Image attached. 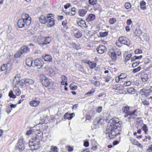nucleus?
Here are the masks:
<instances>
[{"mask_svg": "<svg viewBox=\"0 0 152 152\" xmlns=\"http://www.w3.org/2000/svg\"><path fill=\"white\" fill-rule=\"evenodd\" d=\"M121 125L122 122L119 121L118 118H112L109 120L106 128V133L108 134L110 139H113L120 134Z\"/></svg>", "mask_w": 152, "mask_h": 152, "instance_id": "obj_1", "label": "nucleus"}, {"mask_svg": "<svg viewBox=\"0 0 152 152\" xmlns=\"http://www.w3.org/2000/svg\"><path fill=\"white\" fill-rule=\"evenodd\" d=\"M36 136L32 138L29 142V145L31 149L34 150L38 149L40 146V142L42 140L43 133L40 132H37Z\"/></svg>", "mask_w": 152, "mask_h": 152, "instance_id": "obj_2", "label": "nucleus"}, {"mask_svg": "<svg viewBox=\"0 0 152 152\" xmlns=\"http://www.w3.org/2000/svg\"><path fill=\"white\" fill-rule=\"evenodd\" d=\"M24 18L19 20L18 22V25L20 28L23 27L25 25L28 26L31 23V18L29 15L27 14H23Z\"/></svg>", "mask_w": 152, "mask_h": 152, "instance_id": "obj_3", "label": "nucleus"}, {"mask_svg": "<svg viewBox=\"0 0 152 152\" xmlns=\"http://www.w3.org/2000/svg\"><path fill=\"white\" fill-rule=\"evenodd\" d=\"M108 54L113 61H115L117 58V56L121 54V52L118 49H113L110 50L108 52Z\"/></svg>", "mask_w": 152, "mask_h": 152, "instance_id": "obj_4", "label": "nucleus"}, {"mask_svg": "<svg viewBox=\"0 0 152 152\" xmlns=\"http://www.w3.org/2000/svg\"><path fill=\"white\" fill-rule=\"evenodd\" d=\"M52 39L51 36L46 37L41 39L38 38V44L40 46L46 45L50 43Z\"/></svg>", "mask_w": 152, "mask_h": 152, "instance_id": "obj_5", "label": "nucleus"}, {"mask_svg": "<svg viewBox=\"0 0 152 152\" xmlns=\"http://www.w3.org/2000/svg\"><path fill=\"white\" fill-rule=\"evenodd\" d=\"M119 41L123 44L129 46L131 45L130 40L125 37H122L119 38Z\"/></svg>", "mask_w": 152, "mask_h": 152, "instance_id": "obj_6", "label": "nucleus"}, {"mask_svg": "<svg viewBox=\"0 0 152 152\" xmlns=\"http://www.w3.org/2000/svg\"><path fill=\"white\" fill-rule=\"evenodd\" d=\"M50 15H52V14H49L47 15L48 19L47 21L48 23L47 26L49 27L53 26L55 23V20L53 18H51V16Z\"/></svg>", "mask_w": 152, "mask_h": 152, "instance_id": "obj_7", "label": "nucleus"}, {"mask_svg": "<svg viewBox=\"0 0 152 152\" xmlns=\"http://www.w3.org/2000/svg\"><path fill=\"white\" fill-rule=\"evenodd\" d=\"M41 82L42 85L45 87H48L50 85V80L49 79L46 77H44L42 78Z\"/></svg>", "mask_w": 152, "mask_h": 152, "instance_id": "obj_8", "label": "nucleus"}, {"mask_svg": "<svg viewBox=\"0 0 152 152\" xmlns=\"http://www.w3.org/2000/svg\"><path fill=\"white\" fill-rule=\"evenodd\" d=\"M137 111V110H135L132 112H129L128 113H126V114L124 115V117H126L129 116L128 117V118L129 120H130L131 118H134L137 115L136 112Z\"/></svg>", "mask_w": 152, "mask_h": 152, "instance_id": "obj_9", "label": "nucleus"}, {"mask_svg": "<svg viewBox=\"0 0 152 152\" xmlns=\"http://www.w3.org/2000/svg\"><path fill=\"white\" fill-rule=\"evenodd\" d=\"M34 63L35 66H36L39 67V69L41 68L44 64L43 61L41 59H37L34 61Z\"/></svg>", "mask_w": 152, "mask_h": 152, "instance_id": "obj_10", "label": "nucleus"}, {"mask_svg": "<svg viewBox=\"0 0 152 152\" xmlns=\"http://www.w3.org/2000/svg\"><path fill=\"white\" fill-rule=\"evenodd\" d=\"M15 148L17 149L21 150V151L24 150L25 145L21 140H18L17 145L16 146Z\"/></svg>", "mask_w": 152, "mask_h": 152, "instance_id": "obj_11", "label": "nucleus"}, {"mask_svg": "<svg viewBox=\"0 0 152 152\" xmlns=\"http://www.w3.org/2000/svg\"><path fill=\"white\" fill-rule=\"evenodd\" d=\"M97 49V52L99 54H102L106 51V48L102 45H99Z\"/></svg>", "mask_w": 152, "mask_h": 152, "instance_id": "obj_12", "label": "nucleus"}, {"mask_svg": "<svg viewBox=\"0 0 152 152\" xmlns=\"http://www.w3.org/2000/svg\"><path fill=\"white\" fill-rule=\"evenodd\" d=\"M94 124L98 127V125L103 123V120L100 117H97L96 118L94 121Z\"/></svg>", "mask_w": 152, "mask_h": 152, "instance_id": "obj_13", "label": "nucleus"}, {"mask_svg": "<svg viewBox=\"0 0 152 152\" xmlns=\"http://www.w3.org/2000/svg\"><path fill=\"white\" fill-rule=\"evenodd\" d=\"M23 54L26 53L30 51V49L28 46L24 45L22 46L20 49Z\"/></svg>", "mask_w": 152, "mask_h": 152, "instance_id": "obj_14", "label": "nucleus"}, {"mask_svg": "<svg viewBox=\"0 0 152 152\" xmlns=\"http://www.w3.org/2000/svg\"><path fill=\"white\" fill-rule=\"evenodd\" d=\"M42 58L44 59L45 61H48L51 62L52 60V58L50 55L45 54V55L42 56Z\"/></svg>", "mask_w": 152, "mask_h": 152, "instance_id": "obj_15", "label": "nucleus"}, {"mask_svg": "<svg viewBox=\"0 0 152 152\" xmlns=\"http://www.w3.org/2000/svg\"><path fill=\"white\" fill-rule=\"evenodd\" d=\"M75 114L74 113L69 114L68 113H66L64 116L65 119H66L69 120L72 119L75 116Z\"/></svg>", "mask_w": 152, "mask_h": 152, "instance_id": "obj_16", "label": "nucleus"}, {"mask_svg": "<svg viewBox=\"0 0 152 152\" xmlns=\"http://www.w3.org/2000/svg\"><path fill=\"white\" fill-rule=\"evenodd\" d=\"M61 78L62 80L61 84L62 85H65L67 86L68 83H67V79L65 75H64L61 76Z\"/></svg>", "mask_w": 152, "mask_h": 152, "instance_id": "obj_17", "label": "nucleus"}, {"mask_svg": "<svg viewBox=\"0 0 152 152\" xmlns=\"http://www.w3.org/2000/svg\"><path fill=\"white\" fill-rule=\"evenodd\" d=\"M39 21L40 22L43 24H45L47 21L48 19L47 18V16L45 17L44 15H42L39 18Z\"/></svg>", "mask_w": 152, "mask_h": 152, "instance_id": "obj_18", "label": "nucleus"}, {"mask_svg": "<svg viewBox=\"0 0 152 152\" xmlns=\"http://www.w3.org/2000/svg\"><path fill=\"white\" fill-rule=\"evenodd\" d=\"M87 12V11L86 9H80L78 12L79 15L81 17L84 16Z\"/></svg>", "mask_w": 152, "mask_h": 152, "instance_id": "obj_19", "label": "nucleus"}, {"mask_svg": "<svg viewBox=\"0 0 152 152\" xmlns=\"http://www.w3.org/2000/svg\"><path fill=\"white\" fill-rule=\"evenodd\" d=\"M77 23L78 26L82 28H85L86 27V22L83 20H81L79 21H77Z\"/></svg>", "mask_w": 152, "mask_h": 152, "instance_id": "obj_20", "label": "nucleus"}, {"mask_svg": "<svg viewBox=\"0 0 152 152\" xmlns=\"http://www.w3.org/2000/svg\"><path fill=\"white\" fill-rule=\"evenodd\" d=\"M95 16L93 14H89L86 19L87 21H91L95 19Z\"/></svg>", "mask_w": 152, "mask_h": 152, "instance_id": "obj_21", "label": "nucleus"}, {"mask_svg": "<svg viewBox=\"0 0 152 152\" xmlns=\"http://www.w3.org/2000/svg\"><path fill=\"white\" fill-rule=\"evenodd\" d=\"M141 78L143 82H146L148 80V75L146 74H143L141 76Z\"/></svg>", "mask_w": 152, "mask_h": 152, "instance_id": "obj_22", "label": "nucleus"}, {"mask_svg": "<svg viewBox=\"0 0 152 152\" xmlns=\"http://www.w3.org/2000/svg\"><path fill=\"white\" fill-rule=\"evenodd\" d=\"M24 84L28 83L30 85H33L34 83V81L30 79H24Z\"/></svg>", "mask_w": 152, "mask_h": 152, "instance_id": "obj_23", "label": "nucleus"}, {"mask_svg": "<svg viewBox=\"0 0 152 152\" xmlns=\"http://www.w3.org/2000/svg\"><path fill=\"white\" fill-rule=\"evenodd\" d=\"M39 103L40 101H39L33 100L30 102V104L31 106L36 107L39 105Z\"/></svg>", "mask_w": 152, "mask_h": 152, "instance_id": "obj_24", "label": "nucleus"}, {"mask_svg": "<svg viewBox=\"0 0 152 152\" xmlns=\"http://www.w3.org/2000/svg\"><path fill=\"white\" fill-rule=\"evenodd\" d=\"M140 38L141 39L144 40L145 41H147L148 39V37L147 36V34L145 33H143L140 36Z\"/></svg>", "mask_w": 152, "mask_h": 152, "instance_id": "obj_25", "label": "nucleus"}, {"mask_svg": "<svg viewBox=\"0 0 152 152\" xmlns=\"http://www.w3.org/2000/svg\"><path fill=\"white\" fill-rule=\"evenodd\" d=\"M14 90L17 95L19 96L21 94V92L20 89L16 86L14 87Z\"/></svg>", "mask_w": 152, "mask_h": 152, "instance_id": "obj_26", "label": "nucleus"}, {"mask_svg": "<svg viewBox=\"0 0 152 152\" xmlns=\"http://www.w3.org/2000/svg\"><path fill=\"white\" fill-rule=\"evenodd\" d=\"M134 33L137 36H140L142 33L141 30L140 29H136L134 31Z\"/></svg>", "mask_w": 152, "mask_h": 152, "instance_id": "obj_27", "label": "nucleus"}, {"mask_svg": "<svg viewBox=\"0 0 152 152\" xmlns=\"http://www.w3.org/2000/svg\"><path fill=\"white\" fill-rule=\"evenodd\" d=\"M131 141L132 144L134 145H136L139 147H140L141 146V145L135 139H132L131 140Z\"/></svg>", "mask_w": 152, "mask_h": 152, "instance_id": "obj_28", "label": "nucleus"}, {"mask_svg": "<svg viewBox=\"0 0 152 152\" xmlns=\"http://www.w3.org/2000/svg\"><path fill=\"white\" fill-rule=\"evenodd\" d=\"M26 64L29 66H31L32 64V61L31 59H27L26 60Z\"/></svg>", "mask_w": 152, "mask_h": 152, "instance_id": "obj_29", "label": "nucleus"}, {"mask_svg": "<svg viewBox=\"0 0 152 152\" xmlns=\"http://www.w3.org/2000/svg\"><path fill=\"white\" fill-rule=\"evenodd\" d=\"M82 32L79 31L74 34L75 36L77 38H80L82 37Z\"/></svg>", "mask_w": 152, "mask_h": 152, "instance_id": "obj_30", "label": "nucleus"}, {"mask_svg": "<svg viewBox=\"0 0 152 152\" xmlns=\"http://www.w3.org/2000/svg\"><path fill=\"white\" fill-rule=\"evenodd\" d=\"M95 92V90L94 89H93L86 93L85 94V95L87 96H91Z\"/></svg>", "mask_w": 152, "mask_h": 152, "instance_id": "obj_31", "label": "nucleus"}, {"mask_svg": "<svg viewBox=\"0 0 152 152\" xmlns=\"http://www.w3.org/2000/svg\"><path fill=\"white\" fill-rule=\"evenodd\" d=\"M142 57V56L141 55L140 56H134L133 57L131 58V60L132 61H135L137 59H140Z\"/></svg>", "mask_w": 152, "mask_h": 152, "instance_id": "obj_32", "label": "nucleus"}, {"mask_svg": "<svg viewBox=\"0 0 152 152\" xmlns=\"http://www.w3.org/2000/svg\"><path fill=\"white\" fill-rule=\"evenodd\" d=\"M146 3L144 1H142L140 2V7L142 10H144L146 9Z\"/></svg>", "mask_w": 152, "mask_h": 152, "instance_id": "obj_33", "label": "nucleus"}, {"mask_svg": "<svg viewBox=\"0 0 152 152\" xmlns=\"http://www.w3.org/2000/svg\"><path fill=\"white\" fill-rule=\"evenodd\" d=\"M108 33L107 31L100 32L99 35L100 37H104L108 35Z\"/></svg>", "mask_w": 152, "mask_h": 152, "instance_id": "obj_34", "label": "nucleus"}, {"mask_svg": "<svg viewBox=\"0 0 152 152\" xmlns=\"http://www.w3.org/2000/svg\"><path fill=\"white\" fill-rule=\"evenodd\" d=\"M23 54L22 52L19 50L17 53H16L15 55V57L16 58H18L20 56Z\"/></svg>", "mask_w": 152, "mask_h": 152, "instance_id": "obj_35", "label": "nucleus"}, {"mask_svg": "<svg viewBox=\"0 0 152 152\" xmlns=\"http://www.w3.org/2000/svg\"><path fill=\"white\" fill-rule=\"evenodd\" d=\"M135 89L131 87L128 89L127 91L129 94H133L134 93Z\"/></svg>", "mask_w": 152, "mask_h": 152, "instance_id": "obj_36", "label": "nucleus"}, {"mask_svg": "<svg viewBox=\"0 0 152 152\" xmlns=\"http://www.w3.org/2000/svg\"><path fill=\"white\" fill-rule=\"evenodd\" d=\"M58 148L56 147V146H52L51 147V150L50 151V152H57L58 151Z\"/></svg>", "mask_w": 152, "mask_h": 152, "instance_id": "obj_37", "label": "nucleus"}, {"mask_svg": "<svg viewBox=\"0 0 152 152\" xmlns=\"http://www.w3.org/2000/svg\"><path fill=\"white\" fill-rule=\"evenodd\" d=\"M9 96L12 98L15 99L16 98V95L13 94V92L12 91H10L9 94Z\"/></svg>", "mask_w": 152, "mask_h": 152, "instance_id": "obj_38", "label": "nucleus"}, {"mask_svg": "<svg viewBox=\"0 0 152 152\" xmlns=\"http://www.w3.org/2000/svg\"><path fill=\"white\" fill-rule=\"evenodd\" d=\"M142 129L145 134L148 131V129L147 125L145 124H144L142 127Z\"/></svg>", "mask_w": 152, "mask_h": 152, "instance_id": "obj_39", "label": "nucleus"}, {"mask_svg": "<svg viewBox=\"0 0 152 152\" xmlns=\"http://www.w3.org/2000/svg\"><path fill=\"white\" fill-rule=\"evenodd\" d=\"M129 107H125L124 109V111L125 113H128L129 112H133L129 111Z\"/></svg>", "mask_w": 152, "mask_h": 152, "instance_id": "obj_40", "label": "nucleus"}, {"mask_svg": "<svg viewBox=\"0 0 152 152\" xmlns=\"http://www.w3.org/2000/svg\"><path fill=\"white\" fill-rule=\"evenodd\" d=\"M18 82L17 84H19L20 86H23L24 84V79L22 80L21 81L18 80L17 81Z\"/></svg>", "mask_w": 152, "mask_h": 152, "instance_id": "obj_41", "label": "nucleus"}, {"mask_svg": "<svg viewBox=\"0 0 152 152\" xmlns=\"http://www.w3.org/2000/svg\"><path fill=\"white\" fill-rule=\"evenodd\" d=\"M89 4L94 5L97 3L96 0H89Z\"/></svg>", "mask_w": 152, "mask_h": 152, "instance_id": "obj_42", "label": "nucleus"}, {"mask_svg": "<svg viewBox=\"0 0 152 152\" xmlns=\"http://www.w3.org/2000/svg\"><path fill=\"white\" fill-rule=\"evenodd\" d=\"M141 69V67L139 66L136 68L134 69H133L132 72L134 73L140 71Z\"/></svg>", "mask_w": 152, "mask_h": 152, "instance_id": "obj_43", "label": "nucleus"}, {"mask_svg": "<svg viewBox=\"0 0 152 152\" xmlns=\"http://www.w3.org/2000/svg\"><path fill=\"white\" fill-rule=\"evenodd\" d=\"M152 92V90L151 88H150L148 90H146L145 92V94L146 96L149 95V94Z\"/></svg>", "mask_w": 152, "mask_h": 152, "instance_id": "obj_44", "label": "nucleus"}, {"mask_svg": "<svg viewBox=\"0 0 152 152\" xmlns=\"http://www.w3.org/2000/svg\"><path fill=\"white\" fill-rule=\"evenodd\" d=\"M119 76L120 77L121 79L122 80L123 79L125 78L126 77L127 75L126 74L122 73Z\"/></svg>", "mask_w": 152, "mask_h": 152, "instance_id": "obj_45", "label": "nucleus"}, {"mask_svg": "<svg viewBox=\"0 0 152 152\" xmlns=\"http://www.w3.org/2000/svg\"><path fill=\"white\" fill-rule=\"evenodd\" d=\"M125 6L126 9H129L131 8V5L130 3L127 2L125 3Z\"/></svg>", "mask_w": 152, "mask_h": 152, "instance_id": "obj_46", "label": "nucleus"}, {"mask_svg": "<svg viewBox=\"0 0 152 152\" xmlns=\"http://www.w3.org/2000/svg\"><path fill=\"white\" fill-rule=\"evenodd\" d=\"M140 63V62L139 61H135V62H134L132 64V66L133 67H136L137 66H138L139 63Z\"/></svg>", "mask_w": 152, "mask_h": 152, "instance_id": "obj_47", "label": "nucleus"}, {"mask_svg": "<svg viewBox=\"0 0 152 152\" xmlns=\"http://www.w3.org/2000/svg\"><path fill=\"white\" fill-rule=\"evenodd\" d=\"M7 64H3L1 67V71H4L7 69Z\"/></svg>", "mask_w": 152, "mask_h": 152, "instance_id": "obj_48", "label": "nucleus"}, {"mask_svg": "<svg viewBox=\"0 0 152 152\" xmlns=\"http://www.w3.org/2000/svg\"><path fill=\"white\" fill-rule=\"evenodd\" d=\"M131 84V82L130 81H128L125 82L124 84V87L127 86H130Z\"/></svg>", "mask_w": 152, "mask_h": 152, "instance_id": "obj_49", "label": "nucleus"}, {"mask_svg": "<svg viewBox=\"0 0 152 152\" xmlns=\"http://www.w3.org/2000/svg\"><path fill=\"white\" fill-rule=\"evenodd\" d=\"M116 21V19L114 18H112L110 19L109 22L111 24L114 23Z\"/></svg>", "mask_w": 152, "mask_h": 152, "instance_id": "obj_50", "label": "nucleus"}, {"mask_svg": "<svg viewBox=\"0 0 152 152\" xmlns=\"http://www.w3.org/2000/svg\"><path fill=\"white\" fill-rule=\"evenodd\" d=\"M72 84H70L69 87L71 89L73 90H75L77 89V87L76 86H72Z\"/></svg>", "mask_w": 152, "mask_h": 152, "instance_id": "obj_51", "label": "nucleus"}, {"mask_svg": "<svg viewBox=\"0 0 152 152\" xmlns=\"http://www.w3.org/2000/svg\"><path fill=\"white\" fill-rule=\"evenodd\" d=\"M122 43L119 41V39L118 41H117L116 42V45L119 47H121L122 46Z\"/></svg>", "mask_w": 152, "mask_h": 152, "instance_id": "obj_52", "label": "nucleus"}, {"mask_svg": "<svg viewBox=\"0 0 152 152\" xmlns=\"http://www.w3.org/2000/svg\"><path fill=\"white\" fill-rule=\"evenodd\" d=\"M142 51L140 49H137L135 51V53L136 54H138L141 53H142Z\"/></svg>", "mask_w": 152, "mask_h": 152, "instance_id": "obj_53", "label": "nucleus"}, {"mask_svg": "<svg viewBox=\"0 0 152 152\" xmlns=\"http://www.w3.org/2000/svg\"><path fill=\"white\" fill-rule=\"evenodd\" d=\"M132 55L131 53L128 54L126 57L125 59L127 61H128L132 57Z\"/></svg>", "mask_w": 152, "mask_h": 152, "instance_id": "obj_54", "label": "nucleus"}, {"mask_svg": "<svg viewBox=\"0 0 152 152\" xmlns=\"http://www.w3.org/2000/svg\"><path fill=\"white\" fill-rule=\"evenodd\" d=\"M142 102L145 105H148L149 104V103L148 101L144 100L142 101Z\"/></svg>", "mask_w": 152, "mask_h": 152, "instance_id": "obj_55", "label": "nucleus"}, {"mask_svg": "<svg viewBox=\"0 0 152 152\" xmlns=\"http://www.w3.org/2000/svg\"><path fill=\"white\" fill-rule=\"evenodd\" d=\"M12 110V109L10 108V107H8L6 109V111L8 114H9L11 111Z\"/></svg>", "mask_w": 152, "mask_h": 152, "instance_id": "obj_56", "label": "nucleus"}, {"mask_svg": "<svg viewBox=\"0 0 152 152\" xmlns=\"http://www.w3.org/2000/svg\"><path fill=\"white\" fill-rule=\"evenodd\" d=\"M92 63V64L90 66V68L91 69H93L94 67H95V66H96V64L95 63Z\"/></svg>", "mask_w": 152, "mask_h": 152, "instance_id": "obj_57", "label": "nucleus"}, {"mask_svg": "<svg viewBox=\"0 0 152 152\" xmlns=\"http://www.w3.org/2000/svg\"><path fill=\"white\" fill-rule=\"evenodd\" d=\"M102 107L101 106H100V107H98V108L97 110V111L98 113H99L102 111Z\"/></svg>", "mask_w": 152, "mask_h": 152, "instance_id": "obj_58", "label": "nucleus"}, {"mask_svg": "<svg viewBox=\"0 0 152 152\" xmlns=\"http://www.w3.org/2000/svg\"><path fill=\"white\" fill-rule=\"evenodd\" d=\"M92 83L94 84L96 86H98L100 85V83L99 81H96L95 82V83L92 82Z\"/></svg>", "mask_w": 152, "mask_h": 152, "instance_id": "obj_59", "label": "nucleus"}, {"mask_svg": "<svg viewBox=\"0 0 152 152\" xmlns=\"http://www.w3.org/2000/svg\"><path fill=\"white\" fill-rule=\"evenodd\" d=\"M71 6V4L69 3L67 4L66 5H64V7L65 9H67L69 8Z\"/></svg>", "mask_w": 152, "mask_h": 152, "instance_id": "obj_60", "label": "nucleus"}, {"mask_svg": "<svg viewBox=\"0 0 152 152\" xmlns=\"http://www.w3.org/2000/svg\"><path fill=\"white\" fill-rule=\"evenodd\" d=\"M121 80L120 78V77L118 76V77H117L115 78V82L118 83L119 82V81L120 80Z\"/></svg>", "mask_w": 152, "mask_h": 152, "instance_id": "obj_61", "label": "nucleus"}, {"mask_svg": "<svg viewBox=\"0 0 152 152\" xmlns=\"http://www.w3.org/2000/svg\"><path fill=\"white\" fill-rule=\"evenodd\" d=\"M89 142L88 141H85L84 143V145L85 147H88L89 146Z\"/></svg>", "mask_w": 152, "mask_h": 152, "instance_id": "obj_62", "label": "nucleus"}, {"mask_svg": "<svg viewBox=\"0 0 152 152\" xmlns=\"http://www.w3.org/2000/svg\"><path fill=\"white\" fill-rule=\"evenodd\" d=\"M32 131L31 130H28L26 132V135H29L32 133Z\"/></svg>", "mask_w": 152, "mask_h": 152, "instance_id": "obj_63", "label": "nucleus"}, {"mask_svg": "<svg viewBox=\"0 0 152 152\" xmlns=\"http://www.w3.org/2000/svg\"><path fill=\"white\" fill-rule=\"evenodd\" d=\"M148 151L149 152H152V145L149 147V148L148 149Z\"/></svg>", "mask_w": 152, "mask_h": 152, "instance_id": "obj_64", "label": "nucleus"}]
</instances>
